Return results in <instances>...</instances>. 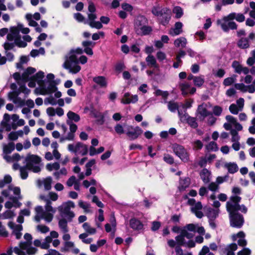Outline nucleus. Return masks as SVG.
Wrapping results in <instances>:
<instances>
[{"mask_svg": "<svg viewBox=\"0 0 255 255\" xmlns=\"http://www.w3.org/2000/svg\"><path fill=\"white\" fill-rule=\"evenodd\" d=\"M58 198L57 194L52 192H49L46 195H41L40 196V198L46 202L45 210L44 211L42 207L40 206H37L35 208V221L39 222L41 219H44L47 223H50L52 221L55 210L51 206L50 200L55 201L58 199Z\"/></svg>", "mask_w": 255, "mask_h": 255, "instance_id": "nucleus-1", "label": "nucleus"}, {"mask_svg": "<svg viewBox=\"0 0 255 255\" xmlns=\"http://www.w3.org/2000/svg\"><path fill=\"white\" fill-rule=\"evenodd\" d=\"M44 72L39 71L35 75V78L38 87L35 88L34 93L36 95H50L57 90L53 81L55 76L54 74L49 73L46 76L47 81H44Z\"/></svg>", "mask_w": 255, "mask_h": 255, "instance_id": "nucleus-2", "label": "nucleus"}, {"mask_svg": "<svg viewBox=\"0 0 255 255\" xmlns=\"http://www.w3.org/2000/svg\"><path fill=\"white\" fill-rule=\"evenodd\" d=\"M82 49L77 48L72 49L66 56L65 61L63 64L64 68L69 70L70 73L76 74L81 70V67L78 65V62L82 64H84L87 62V58L84 56H81L79 60L77 58V55L81 54L83 53Z\"/></svg>", "mask_w": 255, "mask_h": 255, "instance_id": "nucleus-3", "label": "nucleus"}, {"mask_svg": "<svg viewBox=\"0 0 255 255\" xmlns=\"http://www.w3.org/2000/svg\"><path fill=\"white\" fill-rule=\"evenodd\" d=\"M241 199L240 197L234 196L226 204L227 210L230 214L231 225L237 228H240L244 222L243 216L237 213L239 209V202Z\"/></svg>", "mask_w": 255, "mask_h": 255, "instance_id": "nucleus-4", "label": "nucleus"}, {"mask_svg": "<svg viewBox=\"0 0 255 255\" xmlns=\"http://www.w3.org/2000/svg\"><path fill=\"white\" fill-rule=\"evenodd\" d=\"M30 92V90L26 86L21 85L17 90L9 92L8 95L10 100L17 105L18 106L22 107L26 105L29 109H31L34 107L33 101L28 99L25 101L24 99L29 95Z\"/></svg>", "mask_w": 255, "mask_h": 255, "instance_id": "nucleus-5", "label": "nucleus"}, {"mask_svg": "<svg viewBox=\"0 0 255 255\" xmlns=\"http://www.w3.org/2000/svg\"><path fill=\"white\" fill-rule=\"evenodd\" d=\"M25 165L19 168L20 175L22 179H25L28 177V170H31L33 172L38 173L40 171V158L35 155H28L24 159Z\"/></svg>", "mask_w": 255, "mask_h": 255, "instance_id": "nucleus-6", "label": "nucleus"}, {"mask_svg": "<svg viewBox=\"0 0 255 255\" xmlns=\"http://www.w3.org/2000/svg\"><path fill=\"white\" fill-rule=\"evenodd\" d=\"M20 31L23 34H28L30 30L27 27H24L23 24L18 23L16 26L10 28L9 32L7 34V39L9 41H13L15 45L19 47H25L27 46V43L21 39Z\"/></svg>", "mask_w": 255, "mask_h": 255, "instance_id": "nucleus-7", "label": "nucleus"}, {"mask_svg": "<svg viewBox=\"0 0 255 255\" xmlns=\"http://www.w3.org/2000/svg\"><path fill=\"white\" fill-rule=\"evenodd\" d=\"M2 194L11 200V201H7L5 203L4 206L6 208L9 209L12 207L17 208L21 206V203L18 201V200L22 199L20 195V189L19 187L10 185L7 190H3L2 192Z\"/></svg>", "mask_w": 255, "mask_h": 255, "instance_id": "nucleus-8", "label": "nucleus"}, {"mask_svg": "<svg viewBox=\"0 0 255 255\" xmlns=\"http://www.w3.org/2000/svg\"><path fill=\"white\" fill-rule=\"evenodd\" d=\"M151 11L153 15L162 17L160 22L163 25L167 24L171 18V10L167 7L157 5L153 7Z\"/></svg>", "mask_w": 255, "mask_h": 255, "instance_id": "nucleus-9", "label": "nucleus"}, {"mask_svg": "<svg viewBox=\"0 0 255 255\" xmlns=\"http://www.w3.org/2000/svg\"><path fill=\"white\" fill-rule=\"evenodd\" d=\"M75 203L71 201L64 202L58 207V210L61 216L65 217L69 222H71L75 217V214L70 210L71 208H74Z\"/></svg>", "mask_w": 255, "mask_h": 255, "instance_id": "nucleus-10", "label": "nucleus"}, {"mask_svg": "<svg viewBox=\"0 0 255 255\" xmlns=\"http://www.w3.org/2000/svg\"><path fill=\"white\" fill-rule=\"evenodd\" d=\"M194 235L192 233H188L186 230L181 231L180 235L175 238L177 244L179 246H183L188 248H193L195 246V243L193 240H189L188 242H186L185 238L190 239L192 238Z\"/></svg>", "mask_w": 255, "mask_h": 255, "instance_id": "nucleus-11", "label": "nucleus"}, {"mask_svg": "<svg viewBox=\"0 0 255 255\" xmlns=\"http://www.w3.org/2000/svg\"><path fill=\"white\" fill-rule=\"evenodd\" d=\"M58 236L59 234L57 232L52 231L50 232V236H47L43 242L40 240H35L33 244L35 246L40 247L42 249L47 250L48 249L50 246V243L52 241V238L57 239Z\"/></svg>", "mask_w": 255, "mask_h": 255, "instance_id": "nucleus-12", "label": "nucleus"}, {"mask_svg": "<svg viewBox=\"0 0 255 255\" xmlns=\"http://www.w3.org/2000/svg\"><path fill=\"white\" fill-rule=\"evenodd\" d=\"M24 238L26 242L20 243L19 249L23 252V251H26L27 254L29 255L34 254L36 252L37 249L31 246L32 240L31 235L28 233H26L24 235Z\"/></svg>", "mask_w": 255, "mask_h": 255, "instance_id": "nucleus-13", "label": "nucleus"}, {"mask_svg": "<svg viewBox=\"0 0 255 255\" xmlns=\"http://www.w3.org/2000/svg\"><path fill=\"white\" fill-rule=\"evenodd\" d=\"M232 18L228 17L227 16H224L221 19H218L217 21L218 25H220L221 28L225 32H227L229 29H236L237 28V24L233 21Z\"/></svg>", "mask_w": 255, "mask_h": 255, "instance_id": "nucleus-14", "label": "nucleus"}, {"mask_svg": "<svg viewBox=\"0 0 255 255\" xmlns=\"http://www.w3.org/2000/svg\"><path fill=\"white\" fill-rule=\"evenodd\" d=\"M143 132L142 129L138 127L128 125L126 127L125 133L129 140H133L137 139Z\"/></svg>", "mask_w": 255, "mask_h": 255, "instance_id": "nucleus-15", "label": "nucleus"}, {"mask_svg": "<svg viewBox=\"0 0 255 255\" xmlns=\"http://www.w3.org/2000/svg\"><path fill=\"white\" fill-rule=\"evenodd\" d=\"M68 150L76 155L81 154L82 155H86L88 150L87 146L81 142L68 144Z\"/></svg>", "mask_w": 255, "mask_h": 255, "instance_id": "nucleus-16", "label": "nucleus"}, {"mask_svg": "<svg viewBox=\"0 0 255 255\" xmlns=\"http://www.w3.org/2000/svg\"><path fill=\"white\" fill-rule=\"evenodd\" d=\"M174 153L183 162H187L189 159V155L186 149L182 145L177 144L173 145Z\"/></svg>", "mask_w": 255, "mask_h": 255, "instance_id": "nucleus-17", "label": "nucleus"}, {"mask_svg": "<svg viewBox=\"0 0 255 255\" xmlns=\"http://www.w3.org/2000/svg\"><path fill=\"white\" fill-rule=\"evenodd\" d=\"M226 120L228 123L224 124V128L228 130H232V127H233L238 131L242 130L243 129L242 126L237 122L236 118L232 116L228 115L226 117Z\"/></svg>", "mask_w": 255, "mask_h": 255, "instance_id": "nucleus-18", "label": "nucleus"}, {"mask_svg": "<svg viewBox=\"0 0 255 255\" xmlns=\"http://www.w3.org/2000/svg\"><path fill=\"white\" fill-rule=\"evenodd\" d=\"M178 115L182 122H187L191 127L194 128L198 127L196 119L190 117L186 112L182 113L180 111L178 110Z\"/></svg>", "mask_w": 255, "mask_h": 255, "instance_id": "nucleus-19", "label": "nucleus"}, {"mask_svg": "<svg viewBox=\"0 0 255 255\" xmlns=\"http://www.w3.org/2000/svg\"><path fill=\"white\" fill-rule=\"evenodd\" d=\"M138 100V97L137 95H132L129 92H127L123 95L121 102L123 104L128 105L130 104H135Z\"/></svg>", "mask_w": 255, "mask_h": 255, "instance_id": "nucleus-20", "label": "nucleus"}, {"mask_svg": "<svg viewBox=\"0 0 255 255\" xmlns=\"http://www.w3.org/2000/svg\"><path fill=\"white\" fill-rule=\"evenodd\" d=\"M179 87L183 96L188 94H193L196 91L195 88L192 87L189 83L186 82L180 84Z\"/></svg>", "mask_w": 255, "mask_h": 255, "instance_id": "nucleus-21", "label": "nucleus"}, {"mask_svg": "<svg viewBox=\"0 0 255 255\" xmlns=\"http://www.w3.org/2000/svg\"><path fill=\"white\" fill-rule=\"evenodd\" d=\"M235 88L242 92H249L250 93H254L255 92V86L253 83L252 84L246 86L243 83H237L235 84Z\"/></svg>", "mask_w": 255, "mask_h": 255, "instance_id": "nucleus-22", "label": "nucleus"}, {"mask_svg": "<svg viewBox=\"0 0 255 255\" xmlns=\"http://www.w3.org/2000/svg\"><path fill=\"white\" fill-rule=\"evenodd\" d=\"M129 224L130 227L134 231L140 232L144 229L143 223L135 218H131L129 221Z\"/></svg>", "mask_w": 255, "mask_h": 255, "instance_id": "nucleus-23", "label": "nucleus"}, {"mask_svg": "<svg viewBox=\"0 0 255 255\" xmlns=\"http://www.w3.org/2000/svg\"><path fill=\"white\" fill-rule=\"evenodd\" d=\"M210 115V113L207 111V105L202 104L198 106L197 111V116L201 120H203L206 117Z\"/></svg>", "mask_w": 255, "mask_h": 255, "instance_id": "nucleus-24", "label": "nucleus"}, {"mask_svg": "<svg viewBox=\"0 0 255 255\" xmlns=\"http://www.w3.org/2000/svg\"><path fill=\"white\" fill-rule=\"evenodd\" d=\"M9 227L12 230L13 234L16 237V238L19 239L21 238L22 234L21 233L22 230V226L21 225H16L15 223L10 222L8 223Z\"/></svg>", "mask_w": 255, "mask_h": 255, "instance_id": "nucleus-25", "label": "nucleus"}, {"mask_svg": "<svg viewBox=\"0 0 255 255\" xmlns=\"http://www.w3.org/2000/svg\"><path fill=\"white\" fill-rule=\"evenodd\" d=\"M96 18L97 16L96 14H94L93 12L88 14V24L92 28L101 29L103 27V25L100 22L95 21V19H96Z\"/></svg>", "mask_w": 255, "mask_h": 255, "instance_id": "nucleus-26", "label": "nucleus"}, {"mask_svg": "<svg viewBox=\"0 0 255 255\" xmlns=\"http://www.w3.org/2000/svg\"><path fill=\"white\" fill-rule=\"evenodd\" d=\"M245 234L242 232L240 231L237 234L232 235V239L233 241L238 240V243L240 246L244 247L247 245V241L245 239Z\"/></svg>", "mask_w": 255, "mask_h": 255, "instance_id": "nucleus-27", "label": "nucleus"}, {"mask_svg": "<svg viewBox=\"0 0 255 255\" xmlns=\"http://www.w3.org/2000/svg\"><path fill=\"white\" fill-rule=\"evenodd\" d=\"M232 66L235 69V72L238 74L243 73L245 75H247L250 72L249 69L247 67H243L238 61H234Z\"/></svg>", "mask_w": 255, "mask_h": 255, "instance_id": "nucleus-28", "label": "nucleus"}, {"mask_svg": "<svg viewBox=\"0 0 255 255\" xmlns=\"http://www.w3.org/2000/svg\"><path fill=\"white\" fill-rule=\"evenodd\" d=\"M147 20L145 17L142 15H139L137 17L135 20L134 26L135 31L140 29L142 26H143L147 24Z\"/></svg>", "mask_w": 255, "mask_h": 255, "instance_id": "nucleus-29", "label": "nucleus"}, {"mask_svg": "<svg viewBox=\"0 0 255 255\" xmlns=\"http://www.w3.org/2000/svg\"><path fill=\"white\" fill-rule=\"evenodd\" d=\"M202 205L200 202L196 203L191 208V211L194 213L196 216L198 218H201L203 216V214L201 211Z\"/></svg>", "mask_w": 255, "mask_h": 255, "instance_id": "nucleus-30", "label": "nucleus"}, {"mask_svg": "<svg viewBox=\"0 0 255 255\" xmlns=\"http://www.w3.org/2000/svg\"><path fill=\"white\" fill-rule=\"evenodd\" d=\"M183 24L181 22H177L174 25V27L170 29L169 33L172 36L180 34L182 32Z\"/></svg>", "mask_w": 255, "mask_h": 255, "instance_id": "nucleus-31", "label": "nucleus"}, {"mask_svg": "<svg viewBox=\"0 0 255 255\" xmlns=\"http://www.w3.org/2000/svg\"><path fill=\"white\" fill-rule=\"evenodd\" d=\"M93 81L101 88L106 87L107 81L104 76H98L93 78Z\"/></svg>", "mask_w": 255, "mask_h": 255, "instance_id": "nucleus-32", "label": "nucleus"}, {"mask_svg": "<svg viewBox=\"0 0 255 255\" xmlns=\"http://www.w3.org/2000/svg\"><path fill=\"white\" fill-rule=\"evenodd\" d=\"M219 211V209L209 208L206 213L207 216L209 220H214L218 216Z\"/></svg>", "mask_w": 255, "mask_h": 255, "instance_id": "nucleus-33", "label": "nucleus"}, {"mask_svg": "<svg viewBox=\"0 0 255 255\" xmlns=\"http://www.w3.org/2000/svg\"><path fill=\"white\" fill-rule=\"evenodd\" d=\"M228 17L230 18H232L233 19H235L237 21L239 22H242L245 20V15L241 13H231L228 14Z\"/></svg>", "mask_w": 255, "mask_h": 255, "instance_id": "nucleus-34", "label": "nucleus"}, {"mask_svg": "<svg viewBox=\"0 0 255 255\" xmlns=\"http://www.w3.org/2000/svg\"><path fill=\"white\" fill-rule=\"evenodd\" d=\"M190 184V179L188 177L180 179L178 188L180 191H183L187 188Z\"/></svg>", "mask_w": 255, "mask_h": 255, "instance_id": "nucleus-35", "label": "nucleus"}, {"mask_svg": "<svg viewBox=\"0 0 255 255\" xmlns=\"http://www.w3.org/2000/svg\"><path fill=\"white\" fill-rule=\"evenodd\" d=\"M152 31V28L150 26H147L146 24L142 26L136 31L137 34L140 35H146L149 34Z\"/></svg>", "mask_w": 255, "mask_h": 255, "instance_id": "nucleus-36", "label": "nucleus"}, {"mask_svg": "<svg viewBox=\"0 0 255 255\" xmlns=\"http://www.w3.org/2000/svg\"><path fill=\"white\" fill-rule=\"evenodd\" d=\"M30 214V211L29 209H24L21 210L19 214V216L17 219V221L19 223H22L24 221V216H29Z\"/></svg>", "mask_w": 255, "mask_h": 255, "instance_id": "nucleus-37", "label": "nucleus"}, {"mask_svg": "<svg viewBox=\"0 0 255 255\" xmlns=\"http://www.w3.org/2000/svg\"><path fill=\"white\" fill-rule=\"evenodd\" d=\"M78 205L84 210L85 213H92V210L91 209V205L89 203L84 202L82 200H79L78 201Z\"/></svg>", "mask_w": 255, "mask_h": 255, "instance_id": "nucleus-38", "label": "nucleus"}, {"mask_svg": "<svg viewBox=\"0 0 255 255\" xmlns=\"http://www.w3.org/2000/svg\"><path fill=\"white\" fill-rule=\"evenodd\" d=\"M200 176L204 183H207L210 180V172L207 169H203L200 172Z\"/></svg>", "mask_w": 255, "mask_h": 255, "instance_id": "nucleus-39", "label": "nucleus"}, {"mask_svg": "<svg viewBox=\"0 0 255 255\" xmlns=\"http://www.w3.org/2000/svg\"><path fill=\"white\" fill-rule=\"evenodd\" d=\"M147 65L150 67L157 68L158 64L155 57L152 55H149L145 59Z\"/></svg>", "mask_w": 255, "mask_h": 255, "instance_id": "nucleus-40", "label": "nucleus"}, {"mask_svg": "<svg viewBox=\"0 0 255 255\" xmlns=\"http://www.w3.org/2000/svg\"><path fill=\"white\" fill-rule=\"evenodd\" d=\"M225 166L230 173H234L238 170V166L234 162L227 163L225 164Z\"/></svg>", "mask_w": 255, "mask_h": 255, "instance_id": "nucleus-41", "label": "nucleus"}, {"mask_svg": "<svg viewBox=\"0 0 255 255\" xmlns=\"http://www.w3.org/2000/svg\"><path fill=\"white\" fill-rule=\"evenodd\" d=\"M36 71V70L34 68L29 67L28 68L22 75V78L25 81H27L30 78V76L34 73Z\"/></svg>", "mask_w": 255, "mask_h": 255, "instance_id": "nucleus-42", "label": "nucleus"}, {"mask_svg": "<svg viewBox=\"0 0 255 255\" xmlns=\"http://www.w3.org/2000/svg\"><path fill=\"white\" fill-rule=\"evenodd\" d=\"M237 248L236 244H231L225 248V253L227 255H235L234 251H236Z\"/></svg>", "mask_w": 255, "mask_h": 255, "instance_id": "nucleus-43", "label": "nucleus"}, {"mask_svg": "<svg viewBox=\"0 0 255 255\" xmlns=\"http://www.w3.org/2000/svg\"><path fill=\"white\" fill-rule=\"evenodd\" d=\"M15 148V144L13 142H9L4 144L3 146V151L4 154L10 153Z\"/></svg>", "mask_w": 255, "mask_h": 255, "instance_id": "nucleus-44", "label": "nucleus"}, {"mask_svg": "<svg viewBox=\"0 0 255 255\" xmlns=\"http://www.w3.org/2000/svg\"><path fill=\"white\" fill-rule=\"evenodd\" d=\"M58 226L63 233H68V229L67 226V221L66 220V219H60L58 222Z\"/></svg>", "mask_w": 255, "mask_h": 255, "instance_id": "nucleus-45", "label": "nucleus"}, {"mask_svg": "<svg viewBox=\"0 0 255 255\" xmlns=\"http://www.w3.org/2000/svg\"><path fill=\"white\" fill-rule=\"evenodd\" d=\"M84 230L86 231V233L89 235H94L96 232V229L92 227L88 223H84L82 226Z\"/></svg>", "mask_w": 255, "mask_h": 255, "instance_id": "nucleus-46", "label": "nucleus"}, {"mask_svg": "<svg viewBox=\"0 0 255 255\" xmlns=\"http://www.w3.org/2000/svg\"><path fill=\"white\" fill-rule=\"evenodd\" d=\"M187 44V40L185 37H180L174 41V45L176 47H185Z\"/></svg>", "mask_w": 255, "mask_h": 255, "instance_id": "nucleus-47", "label": "nucleus"}, {"mask_svg": "<svg viewBox=\"0 0 255 255\" xmlns=\"http://www.w3.org/2000/svg\"><path fill=\"white\" fill-rule=\"evenodd\" d=\"M238 46L242 49L249 48L250 46L249 40L246 38H242L238 41Z\"/></svg>", "mask_w": 255, "mask_h": 255, "instance_id": "nucleus-48", "label": "nucleus"}, {"mask_svg": "<svg viewBox=\"0 0 255 255\" xmlns=\"http://www.w3.org/2000/svg\"><path fill=\"white\" fill-rule=\"evenodd\" d=\"M13 77L16 81L17 84L19 85V88L21 85H24L25 86V83L27 81H25L22 78V75L21 76L19 73H15L13 74Z\"/></svg>", "mask_w": 255, "mask_h": 255, "instance_id": "nucleus-49", "label": "nucleus"}, {"mask_svg": "<svg viewBox=\"0 0 255 255\" xmlns=\"http://www.w3.org/2000/svg\"><path fill=\"white\" fill-rule=\"evenodd\" d=\"M9 121L3 120L1 122V128L4 129L6 131H10L12 128L15 129L16 127L15 125H10L9 124Z\"/></svg>", "mask_w": 255, "mask_h": 255, "instance_id": "nucleus-50", "label": "nucleus"}, {"mask_svg": "<svg viewBox=\"0 0 255 255\" xmlns=\"http://www.w3.org/2000/svg\"><path fill=\"white\" fill-rule=\"evenodd\" d=\"M237 76L235 75H233L230 77L225 78L223 81V85L225 86H229L232 85L236 81Z\"/></svg>", "mask_w": 255, "mask_h": 255, "instance_id": "nucleus-51", "label": "nucleus"}, {"mask_svg": "<svg viewBox=\"0 0 255 255\" xmlns=\"http://www.w3.org/2000/svg\"><path fill=\"white\" fill-rule=\"evenodd\" d=\"M74 247V243L72 242H65L64 247L61 249L62 252H68Z\"/></svg>", "mask_w": 255, "mask_h": 255, "instance_id": "nucleus-52", "label": "nucleus"}, {"mask_svg": "<svg viewBox=\"0 0 255 255\" xmlns=\"http://www.w3.org/2000/svg\"><path fill=\"white\" fill-rule=\"evenodd\" d=\"M67 116L69 120L73 121L75 122H78L80 120V116L76 113L72 111L68 112Z\"/></svg>", "mask_w": 255, "mask_h": 255, "instance_id": "nucleus-53", "label": "nucleus"}, {"mask_svg": "<svg viewBox=\"0 0 255 255\" xmlns=\"http://www.w3.org/2000/svg\"><path fill=\"white\" fill-rule=\"evenodd\" d=\"M15 216L13 211L10 210H7L2 214H0V219H6L11 218Z\"/></svg>", "mask_w": 255, "mask_h": 255, "instance_id": "nucleus-54", "label": "nucleus"}, {"mask_svg": "<svg viewBox=\"0 0 255 255\" xmlns=\"http://www.w3.org/2000/svg\"><path fill=\"white\" fill-rule=\"evenodd\" d=\"M172 11L175 14V17L177 18H180L183 14V10L182 8L178 6L174 7Z\"/></svg>", "mask_w": 255, "mask_h": 255, "instance_id": "nucleus-55", "label": "nucleus"}, {"mask_svg": "<svg viewBox=\"0 0 255 255\" xmlns=\"http://www.w3.org/2000/svg\"><path fill=\"white\" fill-rule=\"evenodd\" d=\"M42 183L44 185V188L46 190H49L51 188L52 178L48 177L44 179Z\"/></svg>", "mask_w": 255, "mask_h": 255, "instance_id": "nucleus-56", "label": "nucleus"}, {"mask_svg": "<svg viewBox=\"0 0 255 255\" xmlns=\"http://www.w3.org/2000/svg\"><path fill=\"white\" fill-rule=\"evenodd\" d=\"M204 83L203 76H196L194 77V84L195 86L201 87Z\"/></svg>", "mask_w": 255, "mask_h": 255, "instance_id": "nucleus-57", "label": "nucleus"}, {"mask_svg": "<svg viewBox=\"0 0 255 255\" xmlns=\"http://www.w3.org/2000/svg\"><path fill=\"white\" fill-rule=\"evenodd\" d=\"M67 174V169L63 167L59 171H57L54 172L53 175L57 179L60 178L61 176L66 175Z\"/></svg>", "mask_w": 255, "mask_h": 255, "instance_id": "nucleus-58", "label": "nucleus"}, {"mask_svg": "<svg viewBox=\"0 0 255 255\" xmlns=\"http://www.w3.org/2000/svg\"><path fill=\"white\" fill-rule=\"evenodd\" d=\"M46 167L49 171H51L52 170H58L60 168V165L58 162L48 163L46 165Z\"/></svg>", "mask_w": 255, "mask_h": 255, "instance_id": "nucleus-59", "label": "nucleus"}, {"mask_svg": "<svg viewBox=\"0 0 255 255\" xmlns=\"http://www.w3.org/2000/svg\"><path fill=\"white\" fill-rule=\"evenodd\" d=\"M25 18L28 22V25L31 26L35 27L38 26V23L32 19V15L30 13H27L25 15Z\"/></svg>", "mask_w": 255, "mask_h": 255, "instance_id": "nucleus-60", "label": "nucleus"}, {"mask_svg": "<svg viewBox=\"0 0 255 255\" xmlns=\"http://www.w3.org/2000/svg\"><path fill=\"white\" fill-rule=\"evenodd\" d=\"M11 177L9 175H6L4 177L2 180H0V188L3 187L6 184H8L11 181Z\"/></svg>", "mask_w": 255, "mask_h": 255, "instance_id": "nucleus-61", "label": "nucleus"}, {"mask_svg": "<svg viewBox=\"0 0 255 255\" xmlns=\"http://www.w3.org/2000/svg\"><path fill=\"white\" fill-rule=\"evenodd\" d=\"M231 134L232 135V142H239L240 139V136L236 129L231 130Z\"/></svg>", "mask_w": 255, "mask_h": 255, "instance_id": "nucleus-62", "label": "nucleus"}, {"mask_svg": "<svg viewBox=\"0 0 255 255\" xmlns=\"http://www.w3.org/2000/svg\"><path fill=\"white\" fill-rule=\"evenodd\" d=\"M36 229L38 232L42 234H46L50 231L49 228L47 226L43 225L37 226Z\"/></svg>", "mask_w": 255, "mask_h": 255, "instance_id": "nucleus-63", "label": "nucleus"}, {"mask_svg": "<svg viewBox=\"0 0 255 255\" xmlns=\"http://www.w3.org/2000/svg\"><path fill=\"white\" fill-rule=\"evenodd\" d=\"M206 148L208 150L215 151L218 149L217 144L214 141H211L208 145H207Z\"/></svg>", "mask_w": 255, "mask_h": 255, "instance_id": "nucleus-64", "label": "nucleus"}]
</instances>
